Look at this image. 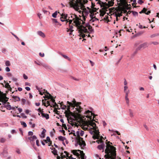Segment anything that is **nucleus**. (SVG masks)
Returning <instances> with one entry per match:
<instances>
[{"instance_id":"obj_5","label":"nucleus","mask_w":159,"mask_h":159,"mask_svg":"<svg viewBox=\"0 0 159 159\" xmlns=\"http://www.w3.org/2000/svg\"><path fill=\"white\" fill-rule=\"evenodd\" d=\"M74 20V22L77 26V29L78 30V32L79 35L83 38L85 37V35L84 33H87L88 30L83 25L84 21L81 20H79L77 18H75Z\"/></svg>"},{"instance_id":"obj_49","label":"nucleus","mask_w":159,"mask_h":159,"mask_svg":"<svg viewBox=\"0 0 159 159\" xmlns=\"http://www.w3.org/2000/svg\"><path fill=\"white\" fill-rule=\"evenodd\" d=\"M5 70L6 71L8 72L10 71V70L9 67H7L5 68Z\"/></svg>"},{"instance_id":"obj_52","label":"nucleus","mask_w":159,"mask_h":159,"mask_svg":"<svg viewBox=\"0 0 159 159\" xmlns=\"http://www.w3.org/2000/svg\"><path fill=\"white\" fill-rule=\"evenodd\" d=\"M16 152L18 154H20L21 153L20 150L19 149H17L16 151Z\"/></svg>"},{"instance_id":"obj_18","label":"nucleus","mask_w":159,"mask_h":159,"mask_svg":"<svg viewBox=\"0 0 159 159\" xmlns=\"http://www.w3.org/2000/svg\"><path fill=\"white\" fill-rule=\"evenodd\" d=\"M70 0V4L71 5V0ZM88 1V0H77V2H81L82 3H86Z\"/></svg>"},{"instance_id":"obj_57","label":"nucleus","mask_w":159,"mask_h":159,"mask_svg":"<svg viewBox=\"0 0 159 159\" xmlns=\"http://www.w3.org/2000/svg\"><path fill=\"white\" fill-rule=\"evenodd\" d=\"M139 27L140 29H143V28H145L146 27L145 26H143L142 25H141L139 24Z\"/></svg>"},{"instance_id":"obj_24","label":"nucleus","mask_w":159,"mask_h":159,"mask_svg":"<svg viewBox=\"0 0 159 159\" xmlns=\"http://www.w3.org/2000/svg\"><path fill=\"white\" fill-rule=\"evenodd\" d=\"M58 139L59 140L62 141H64L66 139V138L64 137H63L61 136H58Z\"/></svg>"},{"instance_id":"obj_54","label":"nucleus","mask_w":159,"mask_h":159,"mask_svg":"<svg viewBox=\"0 0 159 159\" xmlns=\"http://www.w3.org/2000/svg\"><path fill=\"white\" fill-rule=\"evenodd\" d=\"M21 116L24 118H26L27 116L25 115V114L24 113H22L21 114Z\"/></svg>"},{"instance_id":"obj_50","label":"nucleus","mask_w":159,"mask_h":159,"mask_svg":"<svg viewBox=\"0 0 159 159\" xmlns=\"http://www.w3.org/2000/svg\"><path fill=\"white\" fill-rule=\"evenodd\" d=\"M52 22L53 23H59L58 22V21H57V20L56 19H52Z\"/></svg>"},{"instance_id":"obj_27","label":"nucleus","mask_w":159,"mask_h":159,"mask_svg":"<svg viewBox=\"0 0 159 159\" xmlns=\"http://www.w3.org/2000/svg\"><path fill=\"white\" fill-rule=\"evenodd\" d=\"M5 107L7 108V109L8 110H11L12 109V107L10 104H7L5 105Z\"/></svg>"},{"instance_id":"obj_44","label":"nucleus","mask_w":159,"mask_h":159,"mask_svg":"<svg viewBox=\"0 0 159 159\" xmlns=\"http://www.w3.org/2000/svg\"><path fill=\"white\" fill-rule=\"evenodd\" d=\"M129 115L131 117H132L133 116V112L131 110H129Z\"/></svg>"},{"instance_id":"obj_51","label":"nucleus","mask_w":159,"mask_h":159,"mask_svg":"<svg viewBox=\"0 0 159 159\" xmlns=\"http://www.w3.org/2000/svg\"><path fill=\"white\" fill-rule=\"evenodd\" d=\"M116 16H118V17H120V16H122V14L120 13H118L117 14H116Z\"/></svg>"},{"instance_id":"obj_62","label":"nucleus","mask_w":159,"mask_h":159,"mask_svg":"<svg viewBox=\"0 0 159 159\" xmlns=\"http://www.w3.org/2000/svg\"><path fill=\"white\" fill-rule=\"evenodd\" d=\"M43 113H44L43 111V110L42 111H41L40 112H39V113H38V115L39 116H40V114H41L42 115Z\"/></svg>"},{"instance_id":"obj_9","label":"nucleus","mask_w":159,"mask_h":159,"mask_svg":"<svg viewBox=\"0 0 159 159\" xmlns=\"http://www.w3.org/2000/svg\"><path fill=\"white\" fill-rule=\"evenodd\" d=\"M8 98L4 93H2L0 94V102H2L4 103H6L8 100Z\"/></svg>"},{"instance_id":"obj_63","label":"nucleus","mask_w":159,"mask_h":159,"mask_svg":"<svg viewBox=\"0 0 159 159\" xmlns=\"http://www.w3.org/2000/svg\"><path fill=\"white\" fill-rule=\"evenodd\" d=\"M36 144L38 146H39V140H36Z\"/></svg>"},{"instance_id":"obj_21","label":"nucleus","mask_w":159,"mask_h":159,"mask_svg":"<svg viewBox=\"0 0 159 159\" xmlns=\"http://www.w3.org/2000/svg\"><path fill=\"white\" fill-rule=\"evenodd\" d=\"M79 144L81 147H84L85 145V143L84 141H79Z\"/></svg>"},{"instance_id":"obj_29","label":"nucleus","mask_w":159,"mask_h":159,"mask_svg":"<svg viewBox=\"0 0 159 159\" xmlns=\"http://www.w3.org/2000/svg\"><path fill=\"white\" fill-rule=\"evenodd\" d=\"M80 131L79 130L77 131L75 133H74V136H77L78 137H79L80 136Z\"/></svg>"},{"instance_id":"obj_34","label":"nucleus","mask_w":159,"mask_h":159,"mask_svg":"<svg viewBox=\"0 0 159 159\" xmlns=\"http://www.w3.org/2000/svg\"><path fill=\"white\" fill-rule=\"evenodd\" d=\"M52 152L55 156L57 155V151L55 148H54Z\"/></svg>"},{"instance_id":"obj_8","label":"nucleus","mask_w":159,"mask_h":159,"mask_svg":"<svg viewBox=\"0 0 159 159\" xmlns=\"http://www.w3.org/2000/svg\"><path fill=\"white\" fill-rule=\"evenodd\" d=\"M148 47V43L147 42H145L142 44H140L136 48V52H135V54L137 51L140 50L141 49H143Z\"/></svg>"},{"instance_id":"obj_55","label":"nucleus","mask_w":159,"mask_h":159,"mask_svg":"<svg viewBox=\"0 0 159 159\" xmlns=\"http://www.w3.org/2000/svg\"><path fill=\"white\" fill-rule=\"evenodd\" d=\"M23 77L25 79V80H26L27 79H28V77H27V75H26L25 74H24L23 75Z\"/></svg>"},{"instance_id":"obj_20","label":"nucleus","mask_w":159,"mask_h":159,"mask_svg":"<svg viewBox=\"0 0 159 159\" xmlns=\"http://www.w3.org/2000/svg\"><path fill=\"white\" fill-rule=\"evenodd\" d=\"M5 87L6 88H7L8 90L11 91V87L10 85H9V84L8 83H7L5 84Z\"/></svg>"},{"instance_id":"obj_7","label":"nucleus","mask_w":159,"mask_h":159,"mask_svg":"<svg viewBox=\"0 0 159 159\" xmlns=\"http://www.w3.org/2000/svg\"><path fill=\"white\" fill-rule=\"evenodd\" d=\"M72 153L74 155L78 157H80L81 159H85L86 158V157L85 156V154L83 151L79 150H73L72 151Z\"/></svg>"},{"instance_id":"obj_19","label":"nucleus","mask_w":159,"mask_h":159,"mask_svg":"<svg viewBox=\"0 0 159 159\" xmlns=\"http://www.w3.org/2000/svg\"><path fill=\"white\" fill-rule=\"evenodd\" d=\"M41 116L43 118H45L46 119H48L49 118V115L46 113H43L42 115Z\"/></svg>"},{"instance_id":"obj_6","label":"nucleus","mask_w":159,"mask_h":159,"mask_svg":"<svg viewBox=\"0 0 159 159\" xmlns=\"http://www.w3.org/2000/svg\"><path fill=\"white\" fill-rule=\"evenodd\" d=\"M71 17L72 19L68 21H67V23H68L69 28H67V31L68 32H70L69 33L70 35L72 34L73 32L74 31V30H73V24H74L73 25L77 27L75 25V23L74 22V20L75 19V18H77L79 20H81L76 15H73L71 16Z\"/></svg>"},{"instance_id":"obj_56","label":"nucleus","mask_w":159,"mask_h":159,"mask_svg":"<svg viewBox=\"0 0 159 159\" xmlns=\"http://www.w3.org/2000/svg\"><path fill=\"white\" fill-rule=\"evenodd\" d=\"M33 134V133L32 131H29L28 132V135L32 136Z\"/></svg>"},{"instance_id":"obj_43","label":"nucleus","mask_w":159,"mask_h":159,"mask_svg":"<svg viewBox=\"0 0 159 159\" xmlns=\"http://www.w3.org/2000/svg\"><path fill=\"white\" fill-rule=\"evenodd\" d=\"M128 87L126 86H125L124 87V91L125 93H126V92H127V90L128 89Z\"/></svg>"},{"instance_id":"obj_28","label":"nucleus","mask_w":159,"mask_h":159,"mask_svg":"<svg viewBox=\"0 0 159 159\" xmlns=\"http://www.w3.org/2000/svg\"><path fill=\"white\" fill-rule=\"evenodd\" d=\"M60 54L65 59H68L69 61H70V58L67 56L63 55L62 53H60Z\"/></svg>"},{"instance_id":"obj_22","label":"nucleus","mask_w":159,"mask_h":159,"mask_svg":"<svg viewBox=\"0 0 159 159\" xmlns=\"http://www.w3.org/2000/svg\"><path fill=\"white\" fill-rule=\"evenodd\" d=\"M41 65L47 69H50V67L45 63L41 64Z\"/></svg>"},{"instance_id":"obj_23","label":"nucleus","mask_w":159,"mask_h":159,"mask_svg":"<svg viewBox=\"0 0 159 159\" xmlns=\"http://www.w3.org/2000/svg\"><path fill=\"white\" fill-rule=\"evenodd\" d=\"M158 36H159V33L153 34L151 35L150 37L151 38H152Z\"/></svg>"},{"instance_id":"obj_42","label":"nucleus","mask_w":159,"mask_h":159,"mask_svg":"<svg viewBox=\"0 0 159 159\" xmlns=\"http://www.w3.org/2000/svg\"><path fill=\"white\" fill-rule=\"evenodd\" d=\"M21 103L22 104H24L26 102V100L25 99H24V98H22V99H21Z\"/></svg>"},{"instance_id":"obj_37","label":"nucleus","mask_w":159,"mask_h":159,"mask_svg":"<svg viewBox=\"0 0 159 159\" xmlns=\"http://www.w3.org/2000/svg\"><path fill=\"white\" fill-rule=\"evenodd\" d=\"M45 90L44 89L43 90L42 89L40 90L39 92V93L40 95H42L43 94L45 93Z\"/></svg>"},{"instance_id":"obj_11","label":"nucleus","mask_w":159,"mask_h":159,"mask_svg":"<svg viewBox=\"0 0 159 159\" xmlns=\"http://www.w3.org/2000/svg\"><path fill=\"white\" fill-rule=\"evenodd\" d=\"M85 22L83 25L84 26L88 28L87 29H89V30L88 31L87 33H89V34L93 33L94 32L92 28V27L90 25H89V23H87L85 25L84 24Z\"/></svg>"},{"instance_id":"obj_12","label":"nucleus","mask_w":159,"mask_h":159,"mask_svg":"<svg viewBox=\"0 0 159 159\" xmlns=\"http://www.w3.org/2000/svg\"><path fill=\"white\" fill-rule=\"evenodd\" d=\"M86 115V117L90 119V120H92V116H93V114L91 111L88 110L85 111V113Z\"/></svg>"},{"instance_id":"obj_10","label":"nucleus","mask_w":159,"mask_h":159,"mask_svg":"<svg viewBox=\"0 0 159 159\" xmlns=\"http://www.w3.org/2000/svg\"><path fill=\"white\" fill-rule=\"evenodd\" d=\"M92 122L93 123H94L95 124H96L95 123V122H93V121L92 120H91V121H89L88 123V125H84V126H83L82 127V129L84 130H87L88 129V125H90L92 127V128H91V129H93V131H91L90 132V133L91 134H94V133L93 132L94 130L93 128V127L91 125H90V122Z\"/></svg>"},{"instance_id":"obj_32","label":"nucleus","mask_w":159,"mask_h":159,"mask_svg":"<svg viewBox=\"0 0 159 159\" xmlns=\"http://www.w3.org/2000/svg\"><path fill=\"white\" fill-rule=\"evenodd\" d=\"M67 14L62 13L61 16V17L63 18H64V19H67Z\"/></svg>"},{"instance_id":"obj_17","label":"nucleus","mask_w":159,"mask_h":159,"mask_svg":"<svg viewBox=\"0 0 159 159\" xmlns=\"http://www.w3.org/2000/svg\"><path fill=\"white\" fill-rule=\"evenodd\" d=\"M37 33L39 35L43 38H44L45 37V35L44 33L41 31H38Z\"/></svg>"},{"instance_id":"obj_59","label":"nucleus","mask_w":159,"mask_h":159,"mask_svg":"<svg viewBox=\"0 0 159 159\" xmlns=\"http://www.w3.org/2000/svg\"><path fill=\"white\" fill-rule=\"evenodd\" d=\"M46 140L48 141V142H51L50 138L48 136L46 138Z\"/></svg>"},{"instance_id":"obj_30","label":"nucleus","mask_w":159,"mask_h":159,"mask_svg":"<svg viewBox=\"0 0 159 159\" xmlns=\"http://www.w3.org/2000/svg\"><path fill=\"white\" fill-rule=\"evenodd\" d=\"M60 20H61L62 22L66 21V23H67V21H68L69 20V18L68 19H64V18H63L61 17V18H60Z\"/></svg>"},{"instance_id":"obj_46","label":"nucleus","mask_w":159,"mask_h":159,"mask_svg":"<svg viewBox=\"0 0 159 159\" xmlns=\"http://www.w3.org/2000/svg\"><path fill=\"white\" fill-rule=\"evenodd\" d=\"M132 14L135 16H137L138 15V13L135 11H133L132 12Z\"/></svg>"},{"instance_id":"obj_33","label":"nucleus","mask_w":159,"mask_h":159,"mask_svg":"<svg viewBox=\"0 0 159 159\" xmlns=\"http://www.w3.org/2000/svg\"><path fill=\"white\" fill-rule=\"evenodd\" d=\"M46 132V130L45 129H43L41 133V137L42 138H44L45 137V133Z\"/></svg>"},{"instance_id":"obj_60","label":"nucleus","mask_w":159,"mask_h":159,"mask_svg":"<svg viewBox=\"0 0 159 159\" xmlns=\"http://www.w3.org/2000/svg\"><path fill=\"white\" fill-rule=\"evenodd\" d=\"M39 55L41 57H43L44 56V53H41V52H40L39 53Z\"/></svg>"},{"instance_id":"obj_14","label":"nucleus","mask_w":159,"mask_h":159,"mask_svg":"<svg viewBox=\"0 0 159 159\" xmlns=\"http://www.w3.org/2000/svg\"><path fill=\"white\" fill-rule=\"evenodd\" d=\"M8 152H7V148H5L2 152L1 153V155L3 157H6L7 156Z\"/></svg>"},{"instance_id":"obj_47","label":"nucleus","mask_w":159,"mask_h":159,"mask_svg":"<svg viewBox=\"0 0 159 159\" xmlns=\"http://www.w3.org/2000/svg\"><path fill=\"white\" fill-rule=\"evenodd\" d=\"M7 51V49L5 48H3L2 49V53H5Z\"/></svg>"},{"instance_id":"obj_2","label":"nucleus","mask_w":159,"mask_h":159,"mask_svg":"<svg viewBox=\"0 0 159 159\" xmlns=\"http://www.w3.org/2000/svg\"><path fill=\"white\" fill-rule=\"evenodd\" d=\"M71 6L76 11L80 13H82L83 18L84 20H85L86 18H87L88 15L90 14V9L88 7H87V9H86L84 4L77 2V0H71Z\"/></svg>"},{"instance_id":"obj_26","label":"nucleus","mask_w":159,"mask_h":159,"mask_svg":"<svg viewBox=\"0 0 159 159\" xmlns=\"http://www.w3.org/2000/svg\"><path fill=\"white\" fill-rule=\"evenodd\" d=\"M45 93H47V94H48L49 95H45V98H47L48 99H49L51 98H52L51 95V94L47 92V90H45Z\"/></svg>"},{"instance_id":"obj_35","label":"nucleus","mask_w":159,"mask_h":159,"mask_svg":"<svg viewBox=\"0 0 159 159\" xmlns=\"http://www.w3.org/2000/svg\"><path fill=\"white\" fill-rule=\"evenodd\" d=\"M151 44L156 45H158L159 44V43L157 41H152L151 42Z\"/></svg>"},{"instance_id":"obj_45","label":"nucleus","mask_w":159,"mask_h":159,"mask_svg":"<svg viewBox=\"0 0 159 159\" xmlns=\"http://www.w3.org/2000/svg\"><path fill=\"white\" fill-rule=\"evenodd\" d=\"M126 103L128 105H129V99L128 98H125Z\"/></svg>"},{"instance_id":"obj_16","label":"nucleus","mask_w":159,"mask_h":159,"mask_svg":"<svg viewBox=\"0 0 159 159\" xmlns=\"http://www.w3.org/2000/svg\"><path fill=\"white\" fill-rule=\"evenodd\" d=\"M98 19L97 18H96V17L94 18H92V19H90L89 20V23L90 24L92 23L93 22H98Z\"/></svg>"},{"instance_id":"obj_41","label":"nucleus","mask_w":159,"mask_h":159,"mask_svg":"<svg viewBox=\"0 0 159 159\" xmlns=\"http://www.w3.org/2000/svg\"><path fill=\"white\" fill-rule=\"evenodd\" d=\"M129 90H127V92H126V93H125V98H128V94L129 93Z\"/></svg>"},{"instance_id":"obj_53","label":"nucleus","mask_w":159,"mask_h":159,"mask_svg":"<svg viewBox=\"0 0 159 159\" xmlns=\"http://www.w3.org/2000/svg\"><path fill=\"white\" fill-rule=\"evenodd\" d=\"M143 33V32H140L137 33L136 35L137 36L140 35H141V34H142Z\"/></svg>"},{"instance_id":"obj_58","label":"nucleus","mask_w":159,"mask_h":159,"mask_svg":"<svg viewBox=\"0 0 159 159\" xmlns=\"http://www.w3.org/2000/svg\"><path fill=\"white\" fill-rule=\"evenodd\" d=\"M138 2L139 4H142L143 2L142 1V0H139L138 1Z\"/></svg>"},{"instance_id":"obj_38","label":"nucleus","mask_w":159,"mask_h":159,"mask_svg":"<svg viewBox=\"0 0 159 159\" xmlns=\"http://www.w3.org/2000/svg\"><path fill=\"white\" fill-rule=\"evenodd\" d=\"M51 98V100L52 101V103L53 104H52L54 106H55L56 105H57L56 103L55 102V100L53 99V98Z\"/></svg>"},{"instance_id":"obj_4","label":"nucleus","mask_w":159,"mask_h":159,"mask_svg":"<svg viewBox=\"0 0 159 159\" xmlns=\"http://www.w3.org/2000/svg\"><path fill=\"white\" fill-rule=\"evenodd\" d=\"M110 142H108L107 143L106 148L105 152L106 154L105 155V159H115L116 154V148L110 144Z\"/></svg>"},{"instance_id":"obj_48","label":"nucleus","mask_w":159,"mask_h":159,"mask_svg":"<svg viewBox=\"0 0 159 159\" xmlns=\"http://www.w3.org/2000/svg\"><path fill=\"white\" fill-rule=\"evenodd\" d=\"M84 134V131L81 130L80 131V135L81 136H83Z\"/></svg>"},{"instance_id":"obj_25","label":"nucleus","mask_w":159,"mask_h":159,"mask_svg":"<svg viewBox=\"0 0 159 159\" xmlns=\"http://www.w3.org/2000/svg\"><path fill=\"white\" fill-rule=\"evenodd\" d=\"M13 98L15 101H20V98L17 96H13Z\"/></svg>"},{"instance_id":"obj_39","label":"nucleus","mask_w":159,"mask_h":159,"mask_svg":"<svg viewBox=\"0 0 159 159\" xmlns=\"http://www.w3.org/2000/svg\"><path fill=\"white\" fill-rule=\"evenodd\" d=\"M5 65L7 66H9L10 65V63L9 61H7L5 62Z\"/></svg>"},{"instance_id":"obj_1","label":"nucleus","mask_w":159,"mask_h":159,"mask_svg":"<svg viewBox=\"0 0 159 159\" xmlns=\"http://www.w3.org/2000/svg\"><path fill=\"white\" fill-rule=\"evenodd\" d=\"M72 102H70L69 101L67 102V103L69 105L67 107L68 111H66L65 112L66 116L67 118V120L69 123L72 126H78L79 125V123L77 122V121L76 119L75 120L70 117V115H72V114H73V113L70 112V107L71 106L73 107V110H74L75 108V110L74 111L75 112V114H77L81 112L82 108L80 105L81 103L77 102L75 99L72 101Z\"/></svg>"},{"instance_id":"obj_36","label":"nucleus","mask_w":159,"mask_h":159,"mask_svg":"<svg viewBox=\"0 0 159 159\" xmlns=\"http://www.w3.org/2000/svg\"><path fill=\"white\" fill-rule=\"evenodd\" d=\"M57 14V11L55 12L54 13L52 14V16L54 18H56Z\"/></svg>"},{"instance_id":"obj_3","label":"nucleus","mask_w":159,"mask_h":159,"mask_svg":"<svg viewBox=\"0 0 159 159\" xmlns=\"http://www.w3.org/2000/svg\"><path fill=\"white\" fill-rule=\"evenodd\" d=\"M90 125H91L93 127V128L94 131L93 132L94 133V135H93V137L94 139H99V140L97 141H98V143H101V144L99 145L98 146V148L99 150H102V152L104 151V148L105 147V145L104 142L102 141V139L103 137L102 136H100L99 134V132L98 128L96 126V125L94 123L91 122L90 123Z\"/></svg>"},{"instance_id":"obj_64","label":"nucleus","mask_w":159,"mask_h":159,"mask_svg":"<svg viewBox=\"0 0 159 159\" xmlns=\"http://www.w3.org/2000/svg\"><path fill=\"white\" fill-rule=\"evenodd\" d=\"M68 158H67V159H75V158H74L73 157H71V156H70V157H68Z\"/></svg>"},{"instance_id":"obj_31","label":"nucleus","mask_w":159,"mask_h":159,"mask_svg":"<svg viewBox=\"0 0 159 159\" xmlns=\"http://www.w3.org/2000/svg\"><path fill=\"white\" fill-rule=\"evenodd\" d=\"M89 15L90 19H92V18H93L95 17V15H94L93 13H91L90 12V14H89Z\"/></svg>"},{"instance_id":"obj_40","label":"nucleus","mask_w":159,"mask_h":159,"mask_svg":"<svg viewBox=\"0 0 159 159\" xmlns=\"http://www.w3.org/2000/svg\"><path fill=\"white\" fill-rule=\"evenodd\" d=\"M21 124L24 127H26L27 126V125L26 124V123L24 122H21Z\"/></svg>"},{"instance_id":"obj_15","label":"nucleus","mask_w":159,"mask_h":159,"mask_svg":"<svg viewBox=\"0 0 159 159\" xmlns=\"http://www.w3.org/2000/svg\"><path fill=\"white\" fill-rule=\"evenodd\" d=\"M147 10L145 8H144L141 11L139 12L140 13H145V14L147 15H148L149 13H150V11H148L147 12Z\"/></svg>"},{"instance_id":"obj_13","label":"nucleus","mask_w":159,"mask_h":159,"mask_svg":"<svg viewBox=\"0 0 159 159\" xmlns=\"http://www.w3.org/2000/svg\"><path fill=\"white\" fill-rule=\"evenodd\" d=\"M37 139V137L35 135H33L32 136H31L28 137V139L30 140V142L31 144L33 145L35 144V140Z\"/></svg>"},{"instance_id":"obj_61","label":"nucleus","mask_w":159,"mask_h":159,"mask_svg":"<svg viewBox=\"0 0 159 159\" xmlns=\"http://www.w3.org/2000/svg\"><path fill=\"white\" fill-rule=\"evenodd\" d=\"M108 3L110 6H112L113 5L114 3L112 1H108Z\"/></svg>"}]
</instances>
